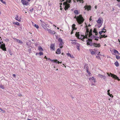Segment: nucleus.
Returning a JSON list of instances; mask_svg holds the SVG:
<instances>
[{"label": "nucleus", "mask_w": 120, "mask_h": 120, "mask_svg": "<svg viewBox=\"0 0 120 120\" xmlns=\"http://www.w3.org/2000/svg\"><path fill=\"white\" fill-rule=\"evenodd\" d=\"M92 40L90 38H88V40H86V41L87 42V45H89L90 46H93L97 48H99L101 46V45L99 43L92 42Z\"/></svg>", "instance_id": "f257e3e1"}, {"label": "nucleus", "mask_w": 120, "mask_h": 120, "mask_svg": "<svg viewBox=\"0 0 120 120\" xmlns=\"http://www.w3.org/2000/svg\"><path fill=\"white\" fill-rule=\"evenodd\" d=\"M74 18L76 19V21L79 24H81L82 23L83 24L84 19L82 17L81 15H80L79 16H75L74 17Z\"/></svg>", "instance_id": "f03ea898"}, {"label": "nucleus", "mask_w": 120, "mask_h": 120, "mask_svg": "<svg viewBox=\"0 0 120 120\" xmlns=\"http://www.w3.org/2000/svg\"><path fill=\"white\" fill-rule=\"evenodd\" d=\"M75 35L78 38L81 39V40L83 41H84L83 40L85 38L84 35L80 34L79 32H76L75 34Z\"/></svg>", "instance_id": "7ed1b4c3"}, {"label": "nucleus", "mask_w": 120, "mask_h": 120, "mask_svg": "<svg viewBox=\"0 0 120 120\" xmlns=\"http://www.w3.org/2000/svg\"><path fill=\"white\" fill-rule=\"evenodd\" d=\"M107 74L109 76L112 77L114 79L117 80L119 81H120V79L116 75L111 73H110L109 74V73H108Z\"/></svg>", "instance_id": "20e7f679"}, {"label": "nucleus", "mask_w": 120, "mask_h": 120, "mask_svg": "<svg viewBox=\"0 0 120 120\" xmlns=\"http://www.w3.org/2000/svg\"><path fill=\"white\" fill-rule=\"evenodd\" d=\"M0 48L4 51H6V48L4 43H3L1 45H0Z\"/></svg>", "instance_id": "39448f33"}, {"label": "nucleus", "mask_w": 120, "mask_h": 120, "mask_svg": "<svg viewBox=\"0 0 120 120\" xmlns=\"http://www.w3.org/2000/svg\"><path fill=\"white\" fill-rule=\"evenodd\" d=\"M21 2L22 4L24 5H27L28 4V2H26L25 0H21Z\"/></svg>", "instance_id": "423d86ee"}, {"label": "nucleus", "mask_w": 120, "mask_h": 120, "mask_svg": "<svg viewBox=\"0 0 120 120\" xmlns=\"http://www.w3.org/2000/svg\"><path fill=\"white\" fill-rule=\"evenodd\" d=\"M47 30L48 31L49 33H50L52 35H53L56 33V32L55 31L49 29H47Z\"/></svg>", "instance_id": "0eeeda50"}, {"label": "nucleus", "mask_w": 120, "mask_h": 120, "mask_svg": "<svg viewBox=\"0 0 120 120\" xmlns=\"http://www.w3.org/2000/svg\"><path fill=\"white\" fill-rule=\"evenodd\" d=\"M91 7L90 5H86L84 7V8H85V10L86 9L88 11L91 10Z\"/></svg>", "instance_id": "6e6552de"}, {"label": "nucleus", "mask_w": 120, "mask_h": 120, "mask_svg": "<svg viewBox=\"0 0 120 120\" xmlns=\"http://www.w3.org/2000/svg\"><path fill=\"white\" fill-rule=\"evenodd\" d=\"M55 45V43L53 44H51L50 45V48L53 50H54L55 49V47L54 46Z\"/></svg>", "instance_id": "1a4fd4ad"}, {"label": "nucleus", "mask_w": 120, "mask_h": 120, "mask_svg": "<svg viewBox=\"0 0 120 120\" xmlns=\"http://www.w3.org/2000/svg\"><path fill=\"white\" fill-rule=\"evenodd\" d=\"M14 39L15 41L18 42L19 43L21 44L23 43V42L22 41H20L18 39H17L16 38H14Z\"/></svg>", "instance_id": "9d476101"}, {"label": "nucleus", "mask_w": 120, "mask_h": 120, "mask_svg": "<svg viewBox=\"0 0 120 120\" xmlns=\"http://www.w3.org/2000/svg\"><path fill=\"white\" fill-rule=\"evenodd\" d=\"M89 65L88 64H85L84 68L86 70V71L87 70H88L89 67Z\"/></svg>", "instance_id": "9b49d317"}, {"label": "nucleus", "mask_w": 120, "mask_h": 120, "mask_svg": "<svg viewBox=\"0 0 120 120\" xmlns=\"http://www.w3.org/2000/svg\"><path fill=\"white\" fill-rule=\"evenodd\" d=\"M98 76L101 79L103 78L104 79H105L106 78V76L105 75H103L100 74L98 75Z\"/></svg>", "instance_id": "f8f14e48"}, {"label": "nucleus", "mask_w": 120, "mask_h": 120, "mask_svg": "<svg viewBox=\"0 0 120 120\" xmlns=\"http://www.w3.org/2000/svg\"><path fill=\"white\" fill-rule=\"evenodd\" d=\"M41 26L45 30H47V29H48L46 27V26L43 23H41Z\"/></svg>", "instance_id": "ddd939ff"}, {"label": "nucleus", "mask_w": 120, "mask_h": 120, "mask_svg": "<svg viewBox=\"0 0 120 120\" xmlns=\"http://www.w3.org/2000/svg\"><path fill=\"white\" fill-rule=\"evenodd\" d=\"M54 61H53V62L54 63H56V64H57V63H58V64H59V63L60 64H62V62L61 61L60 62H59V61H58L57 60L55 59V60H53Z\"/></svg>", "instance_id": "4468645a"}, {"label": "nucleus", "mask_w": 120, "mask_h": 120, "mask_svg": "<svg viewBox=\"0 0 120 120\" xmlns=\"http://www.w3.org/2000/svg\"><path fill=\"white\" fill-rule=\"evenodd\" d=\"M56 53L57 54H60L61 53V50L59 48H58L56 50Z\"/></svg>", "instance_id": "2eb2a0df"}, {"label": "nucleus", "mask_w": 120, "mask_h": 120, "mask_svg": "<svg viewBox=\"0 0 120 120\" xmlns=\"http://www.w3.org/2000/svg\"><path fill=\"white\" fill-rule=\"evenodd\" d=\"M44 58L46 59V61H47V60H49L50 61H51L52 62H53V61H54L53 60H51L49 58H47V57L46 56H45Z\"/></svg>", "instance_id": "dca6fc26"}, {"label": "nucleus", "mask_w": 120, "mask_h": 120, "mask_svg": "<svg viewBox=\"0 0 120 120\" xmlns=\"http://www.w3.org/2000/svg\"><path fill=\"white\" fill-rule=\"evenodd\" d=\"M76 0L77 1V2H80V3H83L84 2V1L83 0ZM73 0V2H75H75L76 0Z\"/></svg>", "instance_id": "f3484780"}, {"label": "nucleus", "mask_w": 120, "mask_h": 120, "mask_svg": "<svg viewBox=\"0 0 120 120\" xmlns=\"http://www.w3.org/2000/svg\"><path fill=\"white\" fill-rule=\"evenodd\" d=\"M101 18H99L98 20L97 21V22L99 24H101Z\"/></svg>", "instance_id": "a211bd4d"}, {"label": "nucleus", "mask_w": 120, "mask_h": 120, "mask_svg": "<svg viewBox=\"0 0 120 120\" xmlns=\"http://www.w3.org/2000/svg\"><path fill=\"white\" fill-rule=\"evenodd\" d=\"M64 42L60 43L59 44V46L60 48H62L63 47V45L64 44Z\"/></svg>", "instance_id": "6ab92c4d"}, {"label": "nucleus", "mask_w": 120, "mask_h": 120, "mask_svg": "<svg viewBox=\"0 0 120 120\" xmlns=\"http://www.w3.org/2000/svg\"><path fill=\"white\" fill-rule=\"evenodd\" d=\"M16 17H15V19L19 22H20L21 21L20 19H19L17 18H18L19 16H18V15H16Z\"/></svg>", "instance_id": "aec40b11"}, {"label": "nucleus", "mask_w": 120, "mask_h": 120, "mask_svg": "<svg viewBox=\"0 0 120 120\" xmlns=\"http://www.w3.org/2000/svg\"><path fill=\"white\" fill-rule=\"evenodd\" d=\"M93 32L96 35H97L98 34V32L97 31V30L95 29H94L93 31Z\"/></svg>", "instance_id": "412c9836"}, {"label": "nucleus", "mask_w": 120, "mask_h": 120, "mask_svg": "<svg viewBox=\"0 0 120 120\" xmlns=\"http://www.w3.org/2000/svg\"><path fill=\"white\" fill-rule=\"evenodd\" d=\"M38 48V50L40 51H42L43 50V48L41 46H39Z\"/></svg>", "instance_id": "4be33fe9"}, {"label": "nucleus", "mask_w": 120, "mask_h": 120, "mask_svg": "<svg viewBox=\"0 0 120 120\" xmlns=\"http://www.w3.org/2000/svg\"><path fill=\"white\" fill-rule=\"evenodd\" d=\"M89 50L92 55L94 54H95V52L94 51H93L92 49H90Z\"/></svg>", "instance_id": "5701e85b"}, {"label": "nucleus", "mask_w": 120, "mask_h": 120, "mask_svg": "<svg viewBox=\"0 0 120 120\" xmlns=\"http://www.w3.org/2000/svg\"><path fill=\"white\" fill-rule=\"evenodd\" d=\"M67 55L70 56L71 58H74V57L73 56V55H71L69 53H68L67 54Z\"/></svg>", "instance_id": "b1692460"}, {"label": "nucleus", "mask_w": 120, "mask_h": 120, "mask_svg": "<svg viewBox=\"0 0 120 120\" xmlns=\"http://www.w3.org/2000/svg\"><path fill=\"white\" fill-rule=\"evenodd\" d=\"M114 64L117 67H118L119 66V64L117 61H116L114 63Z\"/></svg>", "instance_id": "393cba45"}, {"label": "nucleus", "mask_w": 120, "mask_h": 120, "mask_svg": "<svg viewBox=\"0 0 120 120\" xmlns=\"http://www.w3.org/2000/svg\"><path fill=\"white\" fill-rule=\"evenodd\" d=\"M13 23L14 24H15L17 25V26H20V23L18 22H13Z\"/></svg>", "instance_id": "a878e982"}, {"label": "nucleus", "mask_w": 120, "mask_h": 120, "mask_svg": "<svg viewBox=\"0 0 120 120\" xmlns=\"http://www.w3.org/2000/svg\"><path fill=\"white\" fill-rule=\"evenodd\" d=\"M74 12L76 15H78L79 14V12L77 10H74Z\"/></svg>", "instance_id": "bb28decb"}, {"label": "nucleus", "mask_w": 120, "mask_h": 120, "mask_svg": "<svg viewBox=\"0 0 120 120\" xmlns=\"http://www.w3.org/2000/svg\"><path fill=\"white\" fill-rule=\"evenodd\" d=\"M96 36H95L94 35H93L92 34H91V35L90 36V37L92 39H93L95 38Z\"/></svg>", "instance_id": "cd10ccee"}, {"label": "nucleus", "mask_w": 120, "mask_h": 120, "mask_svg": "<svg viewBox=\"0 0 120 120\" xmlns=\"http://www.w3.org/2000/svg\"><path fill=\"white\" fill-rule=\"evenodd\" d=\"M58 41L59 42H60V43L64 42L60 38H59L58 39Z\"/></svg>", "instance_id": "c85d7f7f"}, {"label": "nucleus", "mask_w": 120, "mask_h": 120, "mask_svg": "<svg viewBox=\"0 0 120 120\" xmlns=\"http://www.w3.org/2000/svg\"><path fill=\"white\" fill-rule=\"evenodd\" d=\"M8 51L9 52V53L11 55L12 54V53L11 52V50L10 49H8Z\"/></svg>", "instance_id": "c756f323"}, {"label": "nucleus", "mask_w": 120, "mask_h": 120, "mask_svg": "<svg viewBox=\"0 0 120 120\" xmlns=\"http://www.w3.org/2000/svg\"><path fill=\"white\" fill-rule=\"evenodd\" d=\"M5 111L2 109V108L0 107V112L4 113L5 112Z\"/></svg>", "instance_id": "7c9ffc66"}, {"label": "nucleus", "mask_w": 120, "mask_h": 120, "mask_svg": "<svg viewBox=\"0 0 120 120\" xmlns=\"http://www.w3.org/2000/svg\"><path fill=\"white\" fill-rule=\"evenodd\" d=\"M32 43L31 42V43H29V42H26V45L28 46H30V47H31V44Z\"/></svg>", "instance_id": "2f4dec72"}, {"label": "nucleus", "mask_w": 120, "mask_h": 120, "mask_svg": "<svg viewBox=\"0 0 120 120\" xmlns=\"http://www.w3.org/2000/svg\"><path fill=\"white\" fill-rule=\"evenodd\" d=\"M114 52L116 54H117L118 53V52L116 49H114Z\"/></svg>", "instance_id": "473e14b6"}, {"label": "nucleus", "mask_w": 120, "mask_h": 120, "mask_svg": "<svg viewBox=\"0 0 120 120\" xmlns=\"http://www.w3.org/2000/svg\"><path fill=\"white\" fill-rule=\"evenodd\" d=\"M34 26L35 28H36L37 29H38L39 28V26L38 25L35 24H34Z\"/></svg>", "instance_id": "72a5a7b5"}, {"label": "nucleus", "mask_w": 120, "mask_h": 120, "mask_svg": "<svg viewBox=\"0 0 120 120\" xmlns=\"http://www.w3.org/2000/svg\"><path fill=\"white\" fill-rule=\"evenodd\" d=\"M77 29V28H76L75 29V28L73 29H73H72V30L71 31V34H73V31H74V30H76Z\"/></svg>", "instance_id": "f704fd0d"}, {"label": "nucleus", "mask_w": 120, "mask_h": 120, "mask_svg": "<svg viewBox=\"0 0 120 120\" xmlns=\"http://www.w3.org/2000/svg\"><path fill=\"white\" fill-rule=\"evenodd\" d=\"M101 36H102V37L103 38H106L107 37V35H106L105 34L101 35Z\"/></svg>", "instance_id": "c9c22d12"}, {"label": "nucleus", "mask_w": 120, "mask_h": 120, "mask_svg": "<svg viewBox=\"0 0 120 120\" xmlns=\"http://www.w3.org/2000/svg\"><path fill=\"white\" fill-rule=\"evenodd\" d=\"M75 25L74 24H73L72 25V29H73H73L76 28H75Z\"/></svg>", "instance_id": "e433bc0d"}, {"label": "nucleus", "mask_w": 120, "mask_h": 120, "mask_svg": "<svg viewBox=\"0 0 120 120\" xmlns=\"http://www.w3.org/2000/svg\"><path fill=\"white\" fill-rule=\"evenodd\" d=\"M3 0H1V1L2 3L3 4H4L5 5H6L7 4H6L5 2V1H3Z\"/></svg>", "instance_id": "4c0bfd02"}, {"label": "nucleus", "mask_w": 120, "mask_h": 120, "mask_svg": "<svg viewBox=\"0 0 120 120\" xmlns=\"http://www.w3.org/2000/svg\"><path fill=\"white\" fill-rule=\"evenodd\" d=\"M91 79L92 80H94V82H95L96 81H95V80L96 79L95 78H94V77H93L91 78Z\"/></svg>", "instance_id": "58836bf2"}, {"label": "nucleus", "mask_w": 120, "mask_h": 120, "mask_svg": "<svg viewBox=\"0 0 120 120\" xmlns=\"http://www.w3.org/2000/svg\"><path fill=\"white\" fill-rule=\"evenodd\" d=\"M98 38H99V37H98L97 36H96L94 38L95 40H96V41H98Z\"/></svg>", "instance_id": "ea45409f"}, {"label": "nucleus", "mask_w": 120, "mask_h": 120, "mask_svg": "<svg viewBox=\"0 0 120 120\" xmlns=\"http://www.w3.org/2000/svg\"><path fill=\"white\" fill-rule=\"evenodd\" d=\"M39 54L40 56H41V55H42L43 54V53L42 52H40L39 53Z\"/></svg>", "instance_id": "a19ab883"}, {"label": "nucleus", "mask_w": 120, "mask_h": 120, "mask_svg": "<svg viewBox=\"0 0 120 120\" xmlns=\"http://www.w3.org/2000/svg\"><path fill=\"white\" fill-rule=\"evenodd\" d=\"M0 88L2 89H4V87L3 85H1L0 86Z\"/></svg>", "instance_id": "79ce46f5"}, {"label": "nucleus", "mask_w": 120, "mask_h": 120, "mask_svg": "<svg viewBox=\"0 0 120 120\" xmlns=\"http://www.w3.org/2000/svg\"><path fill=\"white\" fill-rule=\"evenodd\" d=\"M116 58L118 60L120 59V56L117 55H116Z\"/></svg>", "instance_id": "37998d69"}, {"label": "nucleus", "mask_w": 120, "mask_h": 120, "mask_svg": "<svg viewBox=\"0 0 120 120\" xmlns=\"http://www.w3.org/2000/svg\"><path fill=\"white\" fill-rule=\"evenodd\" d=\"M96 57L98 59H100L101 60V58L100 57L98 56H96Z\"/></svg>", "instance_id": "c03bdc74"}, {"label": "nucleus", "mask_w": 120, "mask_h": 120, "mask_svg": "<svg viewBox=\"0 0 120 120\" xmlns=\"http://www.w3.org/2000/svg\"><path fill=\"white\" fill-rule=\"evenodd\" d=\"M86 72L89 75H90L91 74L90 72L88 70H86Z\"/></svg>", "instance_id": "a18cd8bd"}, {"label": "nucleus", "mask_w": 120, "mask_h": 120, "mask_svg": "<svg viewBox=\"0 0 120 120\" xmlns=\"http://www.w3.org/2000/svg\"><path fill=\"white\" fill-rule=\"evenodd\" d=\"M108 95H109L110 97H112V98L113 97V96L111 94H108Z\"/></svg>", "instance_id": "49530a36"}, {"label": "nucleus", "mask_w": 120, "mask_h": 120, "mask_svg": "<svg viewBox=\"0 0 120 120\" xmlns=\"http://www.w3.org/2000/svg\"><path fill=\"white\" fill-rule=\"evenodd\" d=\"M80 45L77 46L76 48L78 50H80L79 48Z\"/></svg>", "instance_id": "de8ad7c7"}, {"label": "nucleus", "mask_w": 120, "mask_h": 120, "mask_svg": "<svg viewBox=\"0 0 120 120\" xmlns=\"http://www.w3.org/2000/svg\"><path fill=\"white\" fill-rule=\"evenodd\" d=\"M102 25V23H101V24H98V27L99 28Z\"/></svg>", "instance_id": "09e8293b"}, {"label": "nucleus", "mask_w": 120, "mask_h": 120, "mask_svg": "<svg viewBox=\"0 0 120 120\" xmlns=\"http://www.w3.org/2000/svg\"><path fill=\"white\" fill-rule=\"evenodd\" d=\"M34 10V8H33L32 9H30V11L31 12H32Z\"/></svg>", "instance_id": "8fccbe9b"}, {"label": "nucleus", "mask_w": 120, "mask_h": 120, "mask_svg": "<svg viewBox=\"0 0 120 120\" xmlns=\"http://www.w3.org/2000/svg\"><path fill=\"white\" fill-rule=\"evenodd\" d=\"M71 43L72 44L74 45H76V42H71Z\"/></svg>", "instance_id": "3c124183"}, {"label": "nucleus", "mask_w": 120, "mask_h": 120, "mask_svg": "<svg viewBox=\"0 0 120 120\" xmlns=\"http://www.w3.org/2000/svg\"><path fill=\"white\" fill-rule=\"evenodd\" d=\"M102 31H100L99 32V33L100 35H101V34L102 33Z\"/></svg>", "instance_id": "603ef678"}, {"label": "nucleus", "mask_w": 120, "mask_h": 120, "mask_svg": "<svg viewBox=\"0 0 120 120\" xmlns=\"http://www.w3.org/2000/svg\"><path fill=\"white\" fill-rule=\"evenodd\" d=\"M12 77L14 78H15L16 77V75L15 74H13L12 75Z\"/></svg>", "instance_id": "864d4df0"}, {"label": "nucleus", "mask_w": 120, "mask_h": 120, "mask_svg": "<svg viewBox=\"0 0 120 120\" xmlns=\"http://www.w3.org/2000/svg\"><path fill=\"white\" fill-rule=\"evenodd\" d=\"M110 90L109 89L107 91L108 94H110Z\"/></svg>", "instance_id": "5fc2aeb1"}, {"label": "nucleus", "mask_w": 120, "mask_h": 120, "mask_svg": "<svg viewBox=\"0 0 120 120\" xmlns=\"http://www.w3.org/2000/svg\"><path fill=\"white\" fill-rule=\"evenodd\" d=\"M116 6H118L119 7H120V3L116 5Z\"/></svg>", "instance_id": "6e6d98bb"}, {"label": "nucleus", "mask_w": 120, "mask_h": 120, "mask_svg": "<svg viewBox=\"0 0 120 120\" xmlns=\"http://www.w3.org/2000/svg\"><path fill=\"white\" fill-rule=\"evenodd\" d=\"M19 28L20 29V30H22V26H20V27H19Z\"/></svg>", "instance_id": "4d7b16f0"}, {"label": "nucleus", "mask_w": 120, "mask_h": 120, "mask_svg": "<svg viewBox=\"0 0 120 120\" xmlns=\"http://www.w3.org/2000/svg\"><path fill=\"white\" fill-rule=\"evenodd\" d=\"M3 41H0V45H1L2 44H3Z\"/></svg>", "instance_id": "13d9d810"}, {"label": "nucleus", "mask_w": 120, "mask_h": 120, "mask_svg": "<svg viewBox=\"0 0 120 120\" xmlns=\"http://www.w3.org/2000/svg\"><path fill=\"white\" fill-rule=\"evenodd\" d=\"M76 45H77V46L80 45V44L76 42Z\"/></svg>", "instance_id": "bf43d9fd"}, {"label": "nucleus", "mask_w": 120, "mask_h": 120, "mask_svg": "<svg viewBox=\"0 0 120 120\" xmlns=\"http://www.w3.org/2000/svg\"><path fill=\"white\" fill-rule=\"evenodd\" d=\"M100 52H98V54H97V55H100V56H101V54H100Z\"/></svg>", "instance_id": "052dcab7"}, {"label": "nucleus", "mask_w": 120, "mask_h": 120, "mask_svg": "<svg viewBox=\"0 0 120 120\" xmlns=\"http://www.w3.org/2000/svg\"><path fill=\"white\" fill-rule=\"evenodd\" d=\"M32 25L33 26H34V24H35L33 22H32Z\"/></svg>", "instance_id": "680f3d73"}, {"label": "nucleus", "mask_w": 120, "mask_h": 120, "mask_svg": "<svg viewBox=\"0 0 120 120\" xmlns=\"http://www.w3.org/2000/svg\"><path fill=\"white\" fill-rule=\"evenodd\" d=\"M5 40L6 42H8L9 41V40L7 39H5Z\"/></svg>", "instance_id": "e2e57ef3"}, {"label": "nucleus", "mask_w": 120, "mask_h": 120, "mask_svg": "<svg viewBox=\"0 0 120 120\" xmlns=\"http://www.w3.org/2000/svg\"><path fill=\"white\" fill-rule=\"evenodd\" d=\"M101 30L102 31H103V30H106V29H105V28L104 27L102 30Z\"/></svg>", "instance_id": "0e129e2a"}, {"label": "nucleus", "mask_w": 120, "mask_h": 120, "mask_svg": "<svg viewBox=\"0 0 120 120\" xmlns=\"http://www.w3.org/2000/svg\"><path fill=\"white\" fill-rule=\"evenodd\" d=\"M91 17H92V16H90V18L89 19V20H90V21H91L92 20Z\"/></svg>", "instance_id": "69168bd1"}, {"label": "nucleus", "mask_w": 120, "mask_h": 120, "mask_svg": "<svg viewBox=\"0 0 120 120\" xmlns=\"http://www.w3.org/2000/svg\"><path fill=\"white\" fill-rule=\"evenodd\" d=\"M38 54H39V53H38L36 52V55H38Z\"/></svg>", "instance_id": "338daca9"}, {"label": "nucleus", "mask_w": 120, "mask_h": 120, "mask_svg": "<svg viewBox=\"0 0 120 120\" xmlns=\"http://www.w3.org/2000/svg\"><path fill=\"white\" fill-rule=\"evenodd\" d=\"M118 41L119 42H120V39H118Z\"/></svg>", "instance_id": "774afa93"}]
</instances>
